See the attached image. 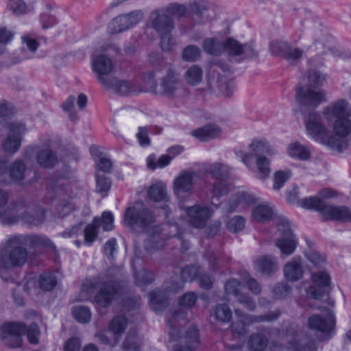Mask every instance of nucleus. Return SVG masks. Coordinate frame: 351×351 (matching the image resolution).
<instances>
[{
	"label": "nucleus",
	"mask_w": 351,
	"mask_h": 351,
	"mask_svg": "<svg viewBox=\"0 0 351 351\" xmlns=\"http://www.w3.org/2000/svg\"><path fill=\"white\" fill-rule=\"evenodd\" d=\"M348 103L339 99L323 109L322 114L328 123H333L334 135L327 140L328 146L334 150L342 152L348 147V136L351 133V120L347 117Z\"/></svg>",
	"instance_id": "nucleus-1"
},
{
	"label": "nucleus",
	"mask_w": 351,
	"mask_h": 351,
	"mask_svg": "<svg viewBox=\"0 0 351 351\" xmlns=\"http://www.w3.org/2000/svg\"><path fill=\"white\" fill-rule=\"evenodd\" d=\"M72 189L69 179L62 173H56L51 178L49 186L44 197L45 204H51L63 217L75 209L72 202Z\"/></svg>",
	"instance_id": "nucleus-2"
},
{
	"label": "nucleus",
	"mask_w": 351,
	"mask_h": 351,
	"mask_svg": "<svg viewBox=\"0 0 351 351\" xmlns=\"http://www.w3.org/2000/svg\"><path fill=\"white\" fill-rule=\"evenodd\" d=\"M302 208L315 210L320 213L326 219L341 222L351 221V210L346 206H330L319 197L311 196L304 197L300 201Z\"/></svg>",
	"instance_id": "nucleus-3"
},
{
	"label": "nucleus",
	"mask_w": 351,
	"mask_h": 351,
	"mask_svg": "<svg viewBox=\"0 0 351 351\" xmlns=\"http://www.w3.org/2000/svg\"><path fill=\"white\" fill-rule=\"evenodd\" d=\"M2 337L8 339V344L12 348H19L22 345V335L27 332L29 341L36 344L38 342V329L36 324L28 328L21 322H6L1 326Z\"/></svg>",
	"instance_id": "nucleus-4"
},
{
	"label": "nucleus",
	"mask_w": 351,
	"mask_h": 351,
	"mask_svg": "<svg viewBox=\"0 0 351 351\" xmlns=\"http://www.w3.org/2000/svg\"><path fill=\"white\" fill-rule=\"evenodd\" d=\"M156 216L152 209L140 202H135L125 211L123 221L127 226L146 230L156 222Z\"/></svg>",
	"instance_id": "nucleus-5"
},
{
	"label": "nucleus",
	"mask_w": 351,
	"mask_h": 351,
	"mask_svg": "<svg viewBox=\"0 0 351 351\" xmlns=\"http://www.w3.org/2000/svg\"><path fill=\"white\" fill-rule=\"evenodd\" d=\"M238 319L231 324L232 332L239 336L243 335L247 332V328L254 323L271 322L276 320L281 314L279 310L269 312L265 315H249L239 309L234 310Z\"/></svg>",
	"instance_id": "nucleus-6"
},
{
	"label": "nucleus",
	"mask_w": 351,
	"mask_h": 351,
	"mask_svg": "<svg viewBox=\"0 0 351 351\" xmlns=\"http://www.w3.org/2000/svg\"><path fill=\"white\" fill-rule=\"evenodd\" d=\"M250 152L236 151V156L248 167L254 165V158L266 157L265 155L272 156L277 153L276 149L271 147L265 138H255L248 145Z\"/></svg>",
	"instance_id": "nucleus-7"
},
{
	"label": "nucleus",
	"mask_w": 351,
	"mask_h": 351,
	"mask_svg": "<svg viewBox=\"0 0 351 351\" xmlns=\"http://www.w3.org/2000/svg\"><path fill=\"white\" fill-rule=\"evenodd\" d=\"M101 285L94 298V302L98 306L106 308L122 295L123 287L117 280L104 281Z\"/></svg>",
	"instance_id": "nucleus-8"
},
{
	"label": "nucleus",
	"mask_w": 351,
	"mask_h": 351,
	"mask_svg": "<svg viewBox=\"0 0 351 351\" xmlns=\"http://www.w3.org/2000/svg\"><path fill=\"white\" fill-rule=\"evenodd\" d=\"M5 250L11 249L8 254H0V265L5 269L21 267L25 264L28 252L24 245L10 246L8 239L4 243Z\"/></svg>",
	"instance_id": "nucleus-9"
},
{
	"label": "nucleus",
	"mask_w": 351,
	"mask_h": 351,
	"mask_svg": "<svg viewBox=\"0 0 351 351\" xmlns=\"http://www.w3.org/2000/svg\"><path fill=\"white\" fill-rule=\"evenodd\" d=\"M189 224L196 229H204L213 215V210L204 204H195L184 208Z\"/></svg>",
	"instance_id": "nucleus-10"
},
{
	"label": "nucleus",
	"mask_w": 351,
	"mask_h": 351,
	"mask_svg": "<svg viewBox=\"0 0 351 351\" xmlns=\"http://www.w3.org/2000/svg\"><path fill=\"white\" fill-rule=\"evenodd\" d=\"M277 226L282 237L277 240L276 245L282 254L290 255L295 252L298 245V239L291 230L290 222L287 219L281 217L278 219Z\"/></svg>",
	"instance_id": "nucleus-11"
},
{
	"label": "nucleus",
	"mask_w": 351,
	"mask_h": 351,
	"mask_svg": "<svg viewBox=\"0 0 351 351\" xmlns=\"http://www.w3.org/2000/svg\"><path fill=\"white\" fill-rule=\"evenodd\" d=\"M311 280L313 285L306 290L308 296L315 300H322L328 298V290L331 282L330 275L324 270L312 272Z\"/></svg>",
	"instance_id": "nucleus-12"
},
{
	"label": "nucleus",
	"mask_w": 351,
	"mask_h": 351,
	"mask_svg": "<svg viewBox=\"0 0 351 351\" xmlns=\"http://www.w3.org/2000/svg\"><path fill=\"white\" fill-rule=\"evenodd\" d=\"M8 245L29 246L31 248L42 247L55 249L54 243L44 234H14L8 238Z\"/></svg>",
	"instance_id": "nucleus-13"
},
{
	"label": "nucleus",
	"mask_w": 351,
	"mask_h": 351,
	"mask_svg": "<svg viewBox=\"0 0 351 351\" xmlns=\"http://www.w3.org/2000/svg\"><path fill=\"white\" fill-rule=\"evenodd\" d=\"M295 101L301 108L315 109L326 101V98L321 91L300 86L296 88Z\"/></svg>",
	"instance_id": "nucleus-14"
},
{
	"label": "nucleus",
	"mask_w": 351,
	"mask_h": 351,
	"mask_svg": "<svg viewBox=\"0 0 351 351\" xmlns=\"http://www.w3.org/2000/svg\"><path fill=\"white\" fill-rule=\"evenodd\" d=\"M143 18L141 10H134L114 18L108 25V32L116 34L125 32L138 24Z\"/></svg>",
	"instance_id": "nucleus-15"
},
{
	"label": "nucleus",
	"mask_w": 351,
	"mask_h": 351,
	"mask_svg": "<svg viewBox=\"0 0 351 351\" xmlns=\"http://www.w3.org/2000/svg\"><path fill=\"white\" fill-rule=\"evenodd\" d=\"M306 129L308 134L316 141H320L322 143L328 146L327 140L329 138V132L326 127L323 124L321 115L315 112H311L306 121Z\"/></svg>",
	"instance_id": "nucleus-16"
},
{
	"label": "nucleus",
	"mask_w": 351,
	"mask_h": 351,
	"mask_svg": "<svg viewBox=\"0 0 351 351\" xmlns=\"http://www.w3.org/2000/svg\"><path fill=\"white\" fill-rule=\"evenodd\" d=\"M93 71L97 74L98 80L106 88L112 86L113 80L104 75H109L113 69L112 61L105 55L94 56L92 62Z\"/></svg>",
	"instance_id": "nucleus-17"
},
{
	"label": "nucleus",
	"mask_w": 351,
	"mask_h": 351,
	"mask_svg": "<svg viewBox=\"0 0 351 351\" xmlns=\"http://www.w3.org/2000/svg\"><path fill=\"white\" fill-rule=\"evenodd\" d=\"M8 136L3 143V150L10 154L16 153L21 145L22 136L26 131L25 124L10 123L8 124Z\"/></svg>",
	"instance_id": "nucleus-18"
},
{
	"label": "nucleus",
	"mask_w": 351,
	"mask_h": 351,
	"mask_svg": "<svg viewBox=\"0 0 351 351\" xmlns=\"http://www.w3.org/2000/svg\"><path fill=\"white\" fill-rule=\"evenodd\" d=\"M148 25L158 34L171 32L175 28L173 18L167 14L164 8L155 10L150 13Z\"/></svg>",
	"instance_id": "nucleus-19"
},
{
	"label": "nucleus",
	"mask_w": 351,
	"mask_h": 351,
	"mask_svg": "<svg viewBox=\"0 0 351 351\" xmlns=\"http://www.w3.org/2000/svg\"><path fill=\"white\" fill-rule=\"evenodd\" d=\"M8 200V193L0 189V219L4 223L10 225L19 221L21 214L19 213V208L23 207V202H16L11 206L5 208Z\"/></svg>",
	"instance_id": "nucleus-20"
},
{
	"label": "nucleus",
	"mask_w": 351,
	"mask_h": 351,
	"mask_svg": "<svg viewBox=\"0 0 351 351\" xmlns=\"http://www.w3.org/2000/svg\"><path fill=\"white\" fill-rule=\"evenodd\" d=\"M335 324V316L331 312L324 315H313L308 320L309 328L327 335L334 328Z\"/></svg>",
	"instance_id": "nucleus-21"
},
{
	"label": "nucleus",
	"mask_w": 351,
	"mask_h": 351,
	"mask_svg": "<svg viewBox=\"0 0 351 351\" xmlns=\"http://www.w3.org/2000/svg\"><path fill=\"white\" fill-rule=\"evenodd\" d=\"M198 176L197 171H181L173 182L174 193L179 196L184 193H190L193 189V178Z\"/></svg>",
	"instance_id": "nucleus-22"
},
{
	"label": "nucleus",
	"mask_w": 351,
	"mask_h": 351,
	"mask_svg": "<svg viewBox=\"0 0 351 351\" xmlns=\"http://www.w3.org/2000/svg\"><path fill=\"white\" fill-rule=\"evenodd\" d=\"M181 86L178 74L172 69H168L166 75L161 79L160 87L162 95L173 97Z\"/></svg>",
	"instance_id": "nucleus-23"
},
{
	"label": "nucleus",
	"mask_w": 351,
	"mask_h": 351,
	"mask_svg": "<svg viewBox=\"0 0 351 351\" xmlns=\"http://www.w3.org/2000/svg\"><path fill=\"white\" fill-rule=\"evenodd\" d=\"M289 348L293 351H317V344L315 339L305 336L300 338L297 335L288 341Z\"/></svg>",
	"instance_id": "nucleus-24"
},
{
	"label": "nucleus",
	"mask_w": 351,
	"mask_h": 351,
	"mask_svg": "<svg viewBox=\"0 0 351 351\" xmlns=\"http://www.w3.org/2000/svg\"><path fill=\"white\" fill-rule=\"evenodd\" d=\"M302 258L300 256L294 257L291 261L286 263L284 267V274L289 281L295 282L303 276Z\"/></svg>",
	"instance_id": "nucleus-25"
},
{
	"label": "nucleus",
	"mask_w": 351,
	"mask_h": 351,
	"mask_svg": "<svg viewBox=\"0 0 351 351\" xmlns=\"http://www.w3.org/2000/svg\"><path fill=\"white\" fill-rule=\"evenodd\" d=\"M24 209L25 205L23 203V207L19 208V213L21 214L19 220L21 219L25 223L34 226H38L45 221L46 211L44 208L38 207L31 214L25 213Z\"/></svg>",
	"instance_id": "nucleus-26"
},
{
	"label": "nucleus",
	"mask_w": 351,
	"mask_h": 351,
	"mask_svg": "<svg viewBox=\"0 0 351 351\" xmlns=\"http://www.w3.org/2000/svg\"><path fill=\"white\" fill-rule=\"evenodd\" d=\"M254 267L256 271L267 276L273 274L278 269L276 258L269 255H263L256 258L254 262Z\"/></svg>",
	"instance_id": "nucleus-27"
},
{
	"label": "nucleus",
	"mask_w": 351,
	"mask_h": 351,
	"mask_svg": "<svg viewBox=\"0 0 351 351\" xmlns=\"http://www.w3.org/2000/svg\"><path fill=\"white\" fill-rule=\"evenodd\" d=\"M185 319V313L181 309L173 310L167 317V324L170 328L169 332L171 341H178L181 337V332L176 327V323L180 319Z\"/></svg>",
	"instance_id": "nucleus-28"
},
{
	"label": "nucleus",
	"mask_w": 351,
	"mask_h": 351,
	"mask_svg": "<svg viewBox=\"0 0 351 351\" xmlns=\"http://www.w3.org/2000/svg\"><path fill=\"white\" fill-rule=\"evenodd\" d=\"M184 339L187 345L176 344L173 346V351H193V348L198 345L199 342L198 329L195 326H191L185 332Z\"/></svg>",
	"instance_id": "nucleus-29"
},
{
	"label": "nucleus",
	"mask_w": 351,
	"mask_h": 351,
	"mask_svg": "<svg viewBox=\"0 0 351 351\" xmlns=\"http://www.w3.org/2000/svg\"><path fill=\"white\" fill-rule=\"evenodd\" d=\"M221 133V129L216 125L209 124L193 130L191 135L201 141H207L217 137Z\"/></svg>",
	"instance_id": "nucleus-30"
},
{
	"label": "nucleus",
	"mask_w": 351,
	"mask_h": 351,
	"mask_svg": "<svg viewBox=\"0 0 351 351\" xmlns=\"http://www.w3.org/2000/svg\"><path fill=\"white\" fill-rule=\"evenodd\" d=\"M253 202L254 198L252 195L245 192L237 193L231 197L227 206V210L229 213L233 212L238 208H243L246 205L252 204Z\"/></svg>",
	"instance_id": "nucleus-31"
},
{
	"label": "nucleus",
	"mask_w": 351,
	"mask_h": 351,
	"mask_svg": "<svg viewBox=\"0 0 351 351\" xmlns=\"http://www.w3.org/2000/svg\"><path fill=\"white\" fill-rule=\"evenodd\" d=\"M149 305L153 311L159 312L164 310L169 305V299L165 291L155 290L150 292Z\"/></svg>",
	"instance_id": "nucleus-32"
},
{
	"label": "nucleus",
	"mask_w": 351,
	"mask_h": 351,
	"mask_svg": "<svg viewBox=\"0 0 351 351\" xmlns=\"http://www.w3.org/2000/svg\"><path fill=\"white\" fill-rule=\"evenodd\" d=\"M230 171L229 167L218 162L211 164L204 169V173L210 175L217 179V181H224L228 178Z\"/></svg>",
	"instance_id": "nucleus-33"
},
{
	"label": "nucleus",
	"mask_w": 351,
	"mask_h": 351,
	"mask_svg": "<svg viewBox=\"0 0 351 351\" xmlns=\"http://www.w3.org/2000/svg\"><path fill=\"white\" fill-rule=\"evenodd\" d=\"M209 7V3L205 0H195L190 3V14L195 24L203 23L202 16Z\"/></svg>",
	"instance_id": "nucleus-34"
},
{
	"label": "nucleus",
	"mask_w": 351,
	"mask_h": 351,
	"mask_svg": "<svg viewBox=\"0 0 351 351\" xmlns=\"http://www.w3.org/2000/svg\"><path fill=\"white\" fill-rule=\"evenodd\" d=\"M36 161L40 167L49 169L57 163L58 157L54 152L47 148L37 153Z\"/></svg>",
	"instance_id": "nucleus-35"
},
{
	"label": "nucleus",
	"mask_w": 351,
	"mask_h": 351,
	"mask_svg": "<svg viewBox=\"0 0 351 351\" xmlns=\"http://www.w3.org/2000/svg\"><path fill=\"white\" fill-rule=\"evenodd\" d=\"M147 195L149 198L153 202L167 203L169 200L167 187L162 183L152 184L148 189Z\"/></svg>",
	"instance_id": "nucleus-36"
},
{
	"label": "nucleus",
	"mask_w": 351,
	"mask_h": 351,
	"mask_svg": "<svg viewBox=\"0 0 351 351\" xmlns=\"http://www.w3.org/2000/svg\"><path fill=\"white\" fill-rule=\"evenodd\" d=\"M100 227V219L95 217L92 222L88 223L84 230V243L86 245L90 246L96 240L98 236V231Z\"/></svg>",
	"instance_id": "nucleus-37"
},
{
	"label": "nucleus",
	"mask_w": 351,
	"mask_h": 351,
	"mask_svg": "<svg viewBox=\"0 0 351 351\" xmlns=\"http://www.w3.org/2000/svg\"><path fill=\"white\" fill-rule=\"evenodd\" d=\"M247 345L250 351H267L268 339L261 333H253L250 336Z\"/></svg>",
	"instance_id": "nucleus-38"
},
{
	"label": "nucleus",
	"mask_w": 351,
	"mask_h": 351,
	"mask_svg": "<svg viewBox=\"0 0 351 351\" xmlns=\"http://www.w3.org/2000/svg\"><path fill=\"white\" fill-rule=\"evenodd\" d=\"M58 280L54 272L47 271L40 275L38 285L43 291H51L57 285Z\"/></svg>",
	"instance_id": "nucleus-39"
},
{
	"label": "nucleus",
	"mask_w": 351,
	"mask_h": 351,
	"mask_svg": "<svg viewBox=\"0 0 351 351\" xmlns=\"http://www.w3.org/2000/svg\"><path fill=\"white\" fill-rule=\"evenodd\" d=\"M225 42L210 38L204 40L202 47L204 51L213 56H219L225 51Z\"/></svg>",
	"instance_id": "nucleus-40"
},
{
	"label": "nucleus",
	"mask_w": 351,
	"mask_h": 351,
	"mask_svg": "<svg viewBox=\"0 0 351 351\" xmlns=\"http://www.w3.org/2000/svg\"><path fill=\"white\" fill-rule=\"evenodd\" d=\"M287 153L291 157L302 160H306L310 157L308 148L298 142L290 144L287 148Z\"/></svg>",
	"instance_id": "nucleus-41"
},
{
	"label": "nucleus",
	"mask_w": 351,
	"mask_h": 351,
	"mask_svg": "<svg viewBox=\"0 0 351 351\" xmlns=\"http://www.w3.org/2000/svg\"><path fill=\"white\" fill-rule=\"evenodd\" d=\"M128 326V319L124 315L115 316L109 324L110 331L117 337L122 335Z\"/></svg>",
	"instance_id": "nucleus-42"
},
{
	"label": "nucleus",
	"mask_w": 351,
	"mask_h": 351,
	"mask_svg": "<svg viewBox=\"0 0 351 351\" xmlns=\"http://www.w3.org/2000/svg\"><path fill=\"white\" fill-rule=\"evenodd\" d=\"M25 168V164L22 160H15L9 168L10 178L15 182L21 181L24 178Z\"/></svg>",
	"instance_id": "nucleus-43"
},
{
	"label": "nucleus",
	"mask_w": 351,
	"mask_h": 351,
	"mask_svg": "<svg viewBox=\"0 0 351 351\" xmlns=\"http://www.w3.org/2000/svg\"><path fill=\"white\" fill-rule=\"evenodd\" d=\"M134 276L136 284L139 287H143L152 284L154 280V274L145 268L134 271Z\"/></svg>",
	"instance_id": "nucleus-44"
},
{
	"label": "nucleus",
	"mask_w": 351,
	"mask_h": 351,
	"mask_svg": "<svg viewBox=\"0 0 351 351\" xmlns=\"http://www.w3.org/2000/svg\"><path fill=\"white\" fill-rule=\"evenodd\" d=\"M123 351H140V346L138 342L137 332L136 330H130L122 343Z\"/></svg>",
	"instance_id": "nucleus-45"
},
{
	"label": "nucleus",
	"mask_w": 351,
	"mask_h": 351,
	"mask_svg": "<svg viewBox=\"0 0 351 351\" xmlns=\"http://www.w3.org/2000/svg\"><path fill=\"white\" fill-rule=\"evenodd\" d=\"M203 71L197 65H193L185 73L186 82L191 85L198 84L202 80Z\"/></svg>",
	"instance_id": "nucleus-46"
},
{
	"label": "nucleus",
	"mask_w": 351,
	"mask_h": 351,
	"mask_svg": "<svg viewBox=\"0 0 351 351\" xmlns=\"http://www.w3.org/2000/svg\"><path fill=\"white\" fill-rule=\"evenodd\" d=\"M213 315L218 321L228 322L232 319V313L227 304H221L216 306Z\"/></svg>",
	"instance_id": "nucleus-47"
},
{
	"label": "nucleus",
	"mask_w": 351,
	"mask_h": 351,
	"mask_svg": "<svg viewBox=\"0 0 351 351\" xmlns=\"http://www.w3.org/2000/svg\"><path fill=\"white\" fill-rule=\"evenodd\" d=\"M272 209L266 205H258L252 211L253 217L259 221H268L272 216Z\"/></svg>",
	"instance_id": "nucleus-48"
},
{
	"label": "nucleus",
	"mask_w": 351,
	"mask_h": 351,
	"mask_svg": "<svg viewBox=\"0 0 351 351\" xmlns=\"http://www.w3.org/2000/svg\"><path fill=\"white\" fill-rule=\"evenodd\" d=\"M74 318L80 323L86 324L90 321L91 313L86 306H76L72 311Z\"/></svg>",
	"instance_id": "nucleus-49"
},
{
	"label": "nucleus",
	"mask_w": 351,
	"mask_h": 351,
	"mask_svg": "<svg viewBox=\"0 0 351 351\" xmlns=\"http://www.w3.org/2000/svg\"><path fill=\"white\" fill-rule=\"evenodd\" d=\"M171 161V158L167 154L162 155L157 160H156L155 156L152 155L147 158L148 167L153 170L156 168H164L169 165Z\"/></svg>",
	"instance_id": "nucleus-50"
},
{
	"label": "nucleus",
	"mask_w": 351,
	"mask_h": 351,
	"mask_svg": "<svg viewBox=\"0 0 351 351\" xmlns=\"http://www.w3.org/2000/svg\"><path fill=\"white\" fill-rule=\"evenodd\" d=\"M291 176V172L290 170L276 171L274 175V190H280Z\"/></svg>",
	"instance_id": "nucleus-51"
},
{
	"label": "nucleus",
	"mask_w": 351,
	"mask_h": 351,
	"mask_svg": "<svg viewBox=\"0 0 351 351\" xmlns=\"http://www.w3.org/2000/svg\"><path fill=\"white\" fill-rule=\"evenodd\" d=\"M256 164L258 169V178L262 180L266 179L271 171L269 159L267 157H258L256 160Z\"/></svg>",
	"instance_id": "nucleus-52"
},
{
	"label": "nucleus",
	"mask_w": 351,
	"mask_h": 351,
	"mask_svg": "<svg viewBox=\"0 0 351 351\" xmlns=\"http://www.w3.org/2000/svg\"><path fill=\"white\" fill-rule=\"evenodd\" d=\"M165 10L169 16H176L180 19L184 16L187 12V8L185 5L177 3H173L164 8Z\"/></svg>",
	"instance_id": "nucleus-53"
},
{
	"label": "nucleus",
	"mask_w": 351,
	"mask_h": 351,
	"mask_svg": "<svg viewBox=\"0 0 351 351\" xmlns=\"http://www.w3.org/2000/svg\"><path fill=\"white\" fill-rule=\"evenodd\" d=\"M113 80L112 86L109 89H113L116 93L121 95H126L132 88L130 82L125 80H117L115 78H110Z\"/></svg>",
	"instance_id": "nucleus-54"
},
{
	"label": "nucleus",
	"mask_w": 351,
	"mask_h": 351,
	"mask_svg": "<svg viewBox=\"0 0 351 351\" xmlns=\"http://www.w3.org/2000/svg\"><path fill=\"white\" fill-rule=\"evenodd\" d=\"M200 274V267L196 265L186 266L181 271L183 281H192L198 278Z\"/></svg>",
	"instance_id": "nucleus-55"
},
{
	"label": "nucleus",
	"mask_w": 351,
	"mask_h": 351,
	"mask_svg": "<svg viewBox=\"0 0 351 351\" xmlns=\"http://www.w3.org/2000/svg\"><path fill=\"white\" fill-rule=\"evenodd\" d=\"M210 191L213 197L220 198L228 193L229 186L225 181H215L212 184Z\"/></svg>",
	"instance_id": "nucleus-56"
},
{
	"label": "nucleus",
	"mask_w": 351,
	"mask_h": 351,
	"mask_svg": "<svg viewBox=\"0 0 351 351\" xmlns=\"http://www.w3.org/2000/svg\"><path fill=\"white\" fill-rule=\"evenodd\" d=\"M245 220L241 216H234L229 219L226 223L227 229L233 233L241 231L245 227Z\"/></svg>",
	"instance_id": "nucleus-57"
},
{
	"label": "nucleus",
	"mask_w": 351,
	"mask_h": 351,
	"mask_svg": "<svg viewBox=\"0 0 351 351\" xmlns=\"http://www.w3.org/2000/svg\"><path fill=\"white\" fill-rule=\"evenodd\" d=\"M201 51L195 45H190L186 46L182 51V58L188 62H195L200 56Z\"/></svg>",
	"instance_id": "nucleus-58"
},
{
	"label": "nucleus",
	"mask_w": 351,
	"mask_h": 351,
	"mask_svg": "<svg viewBox=\"0 0 351 351\" xmlns=\"http://www.w3.org/2000/svg\"><path fill=\"white\" fill-rule=\"evenodd\" d=\"M225 51L228 52L230 56H241L242 55V45L237 40L233 38H228L225 42Z\"/></svg>",
	"instance_id": "nucleus-59"
},
{
	"label": "nucleus",
	"mask_w": 351,
	"mask_h": 351,
	"mask_svg": "<svg viewBox=\"0 0 351 351\" xmlns=\"http://www.w3.org/2000/svg\"><path fill=\"white\" fill-rule=\"evenodd\" d=\"M306 257L312 263L313 267L317 269L322 268L326 261L325 255L315 251H311L306 253Z\"/></svg>",
	"instance_id": "nucleus-60"
},
{
	"label": "nucleus",
	"mask_w": 351,
	"mask_h": 351,
	"mask_svg": "<svg viewBox=\"0 0 351 351\" xmlns=\"http://www.w3.org/2000/svg\"><path fill=\"white\" fill-rule=\"evenodd\" d=\"M242 280L246 284L249 290L254 294H259L261 292V287L256 280L250 276L247 272H243L241 275Z\"/></svg>",
	"instance_id": "nucleus-61"
},
{
	"label": "nucleus",
	"mask_w": 351,
	"mask_h": 351,
	"mask_svg": "<svg viewBox=\"0 0 351 351\" xmlns=\"http://www.w3.org/2000/svg\"><path fill=\"white\" fill-rule=\"evenodd\" d=\"M241 282L234 278H231L224 284V290L227 295H232L235 298L241 293Z\"/></svg>",
	"instance_id": "nucleus-62"
},
{
	"label": "nucleus",
	"mask_w": 351,
	"mask_h": 351,
	"mask_svg": "<svg viewBox=\"0 0 351 351\" xmlns=\"http://www.w3.org/2000/svg\"><path fill=\"white\" fill-rule=\"evenodd\" d=\"M197 300V296L195 292L189 291L179 298L178 302L180 306L185 308L193 307Z\"/></svg>",
	"instance_id": "nucleus-63"
},
{
	"label": "nucleus",
	"mask_w": 351,
	"mask_h": 351,
	"mask_svg": "<svg viewBox=\"0 0 351 351\" xmlns=\"http://www.w3.org/2000/svg\"><path fill=\"white\" fill-rule=\"evenodd\" d=\"M289 44L282 41H273L270 43L271 52L277 56L284 57L288 49Z\"/></svg>",
	"instance_id": "nucleus-64"
}]
</instances>
